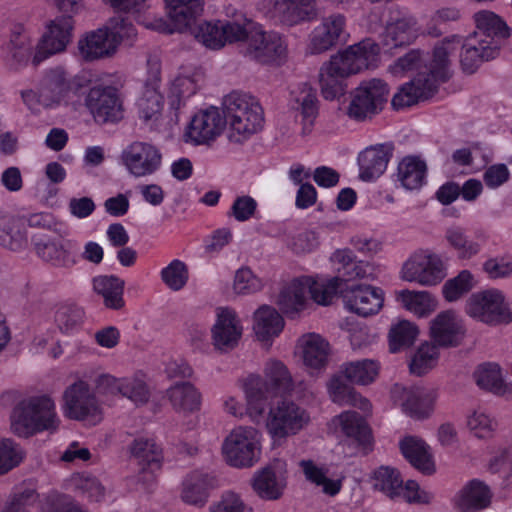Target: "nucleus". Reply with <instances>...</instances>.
Here are the masks:
<instances>
[{
	"instance_id": "nucleus-38",
	"label": "nucleus",
	"mask_w": 512,
	"mask_h": 512,
	"mask_svg": "<svg viewBox=\"0 0 512 512\" xmlns=\"http://www.w3.org/2000/svg\"><path fill=\"white\" fill-rule=\"evenodd\" d=\"M450 39H457V41L460 43V46L454 54L449 56V62L451 63V57L454 56L460 48H462L463 51L460 55V62L463 70L467 73H473L481 62L493 59L498 55V52L495 50L494 46L486 45L480 40H476L473 36H471L465 44L462 43L460 37L451 36L443 39L437 45H440L444 41Z\"/></svg>"
},
{
	"instance_id": "nucleus-6",
	"label": "nucleus",
	"mask_w": 512,
	"mask_h": 512,
	"mask_svg": "<svg viewBox=\"0 0 512 512\" xmlns=\"http://www.w3.org/2000/svg\"><path fill=\"white\" fill-rule=\"evenodd\" d=\"M222 453L230 466L251 468L261 458L262 433L253 426H236L225 437Z\"/></svg>"
},
{
	"instance_id": "nucleus-57",
	"label": "nucleus",
	"mask_w": 512,
	"mask_h": 512,
	"mask_svg": "<svg viewBox=\"0 0 512 512\" xmlns=\"http://www.w3.org/2000/svg\"><path fill=\"white\" fill-rule=\"evenodd\" d=\"M258 26L259 24L243 15H239L232 20L221 21L224 45L244 40L249 42L250 36L256 31Z\"/></svg>"
},
{
	"instance_id": "nucleus-36",
	"label": "nucleus",
	"mask_w": 512,
	"mask_h": 512,
	"mask_svg": "<svg viewBox=\"0 0 512 512\" xmlns=\"http://www.w3.org/2000/svg\"><path fill=\"white\" fill-rule=\"evenodd\" d=\"M476 30L473 37L482 43L494 46L499 52L500 39L509 36V27L496 13L490 10H481L474 14Z\"/></svg>"
},
{
	"instance_id": "nucleus-2",
	"label": "nucleus",
	"mask_w": 512,
	"mask_h": 512,
	"mask_svg": "<svg viewBox=\"0 0 512 512\" xmlns=\"http://www.w3.org/2000/svg\"><path fill=\"white\" fill-rule=\"evenodd\" d=\"M263 374L264 378L250 374L242 382L246 413L253 422H258L263 417L270 394L288 393L293 388L292 376L280 360L269 359L264 365Z\"/></svg>"
},
{
	"instance_id": "nucleus-15",
	"label": "nucleus",
	"mask_w": 512,
	"mask_h": 512,
	"mask_svg": "<svg viewBox=\"0 0 512 512\" xmlns=\"http://www.w3.org/2000/svg\"><path fill=\"white\" fill-rule=\"evenodd\" d=\"M165 3L170 22L156 18L147 23L146 27L166 34L191 29L204 6V0H165Z\"/></svg>"
},
{
	"instance_id": "nucleus-61",
	"label": "nucleus",
	"mask_w": 512,
	"mask_h": 512,
	"mask_svg": "<svg viewBox=\"0 0 512 512\" xmlns=\"http://www.w3.org/2000/svg\"><path fill=\"white\" fill-rule=\"evenodd\" d=\"M189 31L207 48L216 50L224 47L220 20L215 22L204 21L197 25L194 24Z\"/></svg>"
},
{
	"instance_id": "nucleus-30",
	"label": "nucleus",
	"mask_w": 512,
	"mask_h": 512,
	"mask_svg": "<svg viewBox=\"0 0 512 512\" xmlns=\"http://www.w3.org/2000/svg\"><path fill=\"white\" fill-rule=\"evenodd\" d=\"M344 302L349 311L367 317L380 311L384 302V294L380 288L358 285L345 292Z\"/></svg>"
},
{
	"instance_id": "nucleus-51",
	"label": "nucleus",
	"mask_w": 512,
	"mask_h": 512,
	"mask_svg": "<svg viewBox=\"0 0 512 512\" xmlns=\"http://www.w3.org/2000/svg\"><path fill=\"white\" fill-rule=\"evenodd\" d=\"M299 466L305 479L329 496L337 495L342 488L340 479H331L327 476L328 470L324 466L317 465L313 460H301Z\"/></svg>"
},
{
	"instance_id": "nucleus-63",
	"label": "nucleus",
	"mask_w": 512,
	"mask_h": 512,
	"mask_svg": "<svg viewBox=\"0 0 512 512\" xmlns=\"http://www.w3.org/2000/svg\"><path fill=\"white\" fill-rule=\"evenodd\" d=\"M84 318V311L77 306L59 304L56 306L54 321L61 332L72 333L77 330Z\"/></svg>"
},
{
	"instance_id": "nucleus-24",
	"label": "nucleus",
	"mask_w": 512,
	"mask_h": 512,
	"mask_svg": "<svg viewBox=\"0 0 512 512\" xmlns=\"http://www.w3.org/2000/svg\"><path fill=\"white\" fill-rule=\"evenodd\" d=\"M347 37L346 18L340 13L323 17L309 35L308 49L312 54L326 52Z\"/></svg>"
},
{
	"instance_id": "nucleus-17",
	"label": "nucleus",
	"mask_w": 512,
	"mask_h": 512,
	"mask_svg": "<svg viewBox=\"0 0 512 512\" xmlns=\"http://www.w3.org/2000/svg\"><path fill=\"white\" fill-rule=\"evenodd\" d=\"M223 111L217 107H209L198 111L186 127V142L194 145H208L214 142L225 128Z\"/></svg>"
},
{
	"instance_id": "nucleus-54",
	"label": "nucleus",
	"mask_w": 512,
	"mask_h": 512,
	"mask_svg": "<svg viewBox=\"0 0 512 512\" xmlns=\"http://www.w3.org/2000/svg\"><path fill=\"white\" fill-rule=\"evenodd\" d=\"M417 36L413 19L401 18L387 24L382 35L387 48L410 44Z\"/></svg>"
},
{
	"instance_id": "nucleus-21",
	"label": "nucleus",
	"mask_w": 512,
	"mask_h": 512,
	"mask_svg": "<svg viewBox=\"0 0 512 512\" xmlns=\"http://www.w3.org/2000/svg\"><path fill=\"white\" fill-rule=\"evenodd\" d=\"M266 14L282 26L294 27L317 17L314 0H266Z\"/></svg>"
},
{
	"instance_id": "nucleus-35",
	"label": "nucleus",
	"mask_w": 512,
	"mask_h": 512,
	"mask_svg": "<svg viewBox=\"0 0 512 512\" xmlns=\"http://www.w3.org/2000/svg\"><path fill=\"white\" fill-rule=\"evenodd\" d=\"M444 238L448 247L461 260H470L477 256L487 241V236L483 231H478L470 236L460 226L448 227Z\"/></svg>"
},
{
	"instance_id": "nucleus-32",
	"label": "nucleus",
	"mask_w": 512,
	"mask_h": 512,
	"mask_svg": "<svg viewBox=\"0 0 512 512\" xmlns=\"http://www.w3.org/2000/svg\"><path fill=\"white\" fill-rule=\"evenodd\" d=\"M392 152L391 144H376L361 151L357 157L359 179L365 182L378 179L386 171Z\"/></svg>"
},
{
	"instance_id": "nucleus-13",
	"label": "nucleus",
	"mask_w": 512,
	"mask_h": 512,
	"mask_svg": "<svg viewBox=\"0 0 512 512\" xmlns=\"http://www.w3.org/2000/svg\"><path fill=\"white\" fill-rule=\"evenodd\" d=\"M389 88L380 79L362 81L351 92L347 115L356 121H365L378 114L387 102Z\"/></svg>"
},
{
	"instance_id": "nucleus-23",
	"label": "nucleus",
	"mask_w": 512,
	"mask_h": 512,
	"mask_svg": "<svg viewBox=\"0 0 512 512\" xmlns=\"http://www.w3.org/2000/svg\"><path fill=\"white\" fill-rule=\"evenodd\" d=\"M242 334L243 326L237 313L230 308H217L215 322L211 327V342L214 349L221 353L235 349Z\"/></svg>"
},
{
	"instance_id": "nucleus-1",
	"label": "nucleus",
	"mask_w": 512,
	"mask_h": 512,
	"mask_svg": "<svg viewBox=\"0 0 512 512\" xmlns=\"http://www.w3.org/2000/svg\"><path fill=\"white\" fill-rule=\"evenodd\" d=\"M460 43L457 39L444 41L436 45L429 64L408 83L401 86L392 98V106L402 109L416 104L434 95L438 86L447 81L451 75L449 56L454 54Z\"/></svg>"
},
{
	"instance_id": "nucleus-3",
	"label": "nucleus",
	"mask_w": 512,
	"mask_h": 512,
	"mask_svg": "<svg viewBox=\"0 0 512 512\" xmlns=\"http://www.w3.org/2000/svg\"><path fill=\"white\" fill-rule=\"evenodd\" d=\"M340 288L338 277L323 275L301 276L291 280L280 292L278 304L286 314L303 311L309 305V298L318 305L332 303Z\"/></svg>"
},
{
	"instance_id": "nucleus-10",
	"label": "nucleus",
	"mask_w": 512,
	"mask_h": 512,
	"mask_svg": "<svg viewBox=\"0 0 512 512\" xmlns=\"http://www.w3.org/2000/svg\"><path fill=\"white\" fill-rule=\"evenodd\" d=\"M310 422L309 412L291 400L277 401L269 409L266 429L274 442L298 434Z\"/></svg>"
},
{
	"instance_id": "nucleus-28",
	"label": "nucleus",
	"mask_w": 512,
	"mask_h": 512,
	"mask_svg": "<svg viewBox=\"0 0 512 512\" xmlns=\"http://www.w3.org/2000/svg\"><path fill=\"white\" fill-rule=\"evenodd\" d=\"M164 96L158 80L146 82L136 101L139 118L150 129H157L163 122Z\"/></svg>"
},
{
	"instance_id": "nucleus-29",
	"label": "nucleus",
	"mask_w": 512,
	"mask_h": 512,
	"mask_svg": "<svg viewBox=\"0 0 512 512\" xmlns=\"http://www.w3.org/2000/svg\"><path fill=\"white\" fill-rule=\"evenodd\" d=\"M492 497L493 493L487 484L473 479L455 493L451 504L456 512H481L491 505Z\"/></svg>"
},
{
	"instance_id": "nucleus-47",
	"label": "nucleus",
	"mask_w": 512,
	"mask_h": 512,
	"mask_svg": "<svg viewBox=\"0 0 512 512\" xmlns=\"http://www.w3.org/2000/svg\"><path fill=\"white\" fill-rule=\"evenodd\" d=\"M94 292L101 296L106 308L119 310L125 305L124 281L116 276L101 275L92 280Z\"/></svg>"
},
{
	"instance_id": "nucleus-8",
	"label": "nucleus",
	"mask_w": 512,
	"mask_h": 512,
	"mask_svg": "<svg viewBox=\"0 0 512 512\" xmlns=\"http://www.w3.org/2000/svg\"><path fill=\"white\" fill-rule=\"evenodd\" d=\"M448 275V267L441 255L430 249L412 253L403 263L400 278L422 287L439 285Z\"/></svg>"
},
{
	"instance_id": "nucleus-26",
	"label": "nucleus",
	"mask_w": 512,
	"mask_h": 512,
	"mask_svg": "<svg viewBox=\"0 0 512 512\" xmlns=\"http://www.w3.org/2000/svg\"><path fill=\"white\" fill-rule=\"evenodd\" d=\"M430 336L438 346H457L465 336L463 320L453 310L441 311L430 322Z\"/></svg>"
},
{
	"instance_id": "nucleus-55",
	"label": "nucleus",
	"mask_w": 512,
	"mask_h": 512,
	"mask_svg": "<svg viewBox=\"0 0 512 512\" xmlns=\"http://www.w3.org/2000/svg\"><path fill=\"white\" fill-rule=\"evenodd\" d=\"M327 388L329 396L334 403L359 406L363 410L370 409L369 401L362 398L360 394H357L354 388L348 385L339 375H335L330 379Z\"/></svg>"
},
{
	"instance_id": "nucleus-53",
	"label": "nucleus",
	"mask_w": 512,
	"mask_h": 512,
	"mask_svg": "<svg viewBox=\"0 0 512 512\" xmlns=\"http://www.w3.org/2000/svg\"><path fill=\"white\" fill-rule=\"evenodd\" d=\"M279 237H283L286 245L296 254L310 253L319 245V237L313 230H294L290 225H283L279 230Z\"/></svg>"
},
{
	"instance_id": "nucleus-33",
	"label": "nucleus",
	"mask_w": 512,
	"mask_h": 512,
	"mask_svg": "<svg viewBox=\"0 0 512 512\" xmlns=\"http://www.w3.org/2000/svg\"><path fill=\"white\" fill-rule=\"evenodd\" d=\"M297 354L304 366L311 371H321L328 364L330 344L317 333L302 335L296 345Z\"/></svg>"
},
{
	"instance_id": "nucleus-14",
	"label": "nucleus",
	"mask_w": 512,
	"mask_h": 512,
	"mask_svg": "<svg viewBox=\"0 0 512 512\" xmlns=\"http://www.w3.org/2000/svg\"><path fill=\"white\" fill-rule=\"evenodd\" d=\"M380 48L371 39H365L357 44L331 56L329 64L331 69L338 72L341 77H349L363 70L376 67L379 60Z\"/></svg>"
},
{
	"instance_id": "nucleus-56",
	"label": "nucleus",
	"mask_w": 512,
	"mask_h": 512,
	"mask_svg": "<svg viewBox=\"0 0 512 512\" xmlns=\"http://www.w3.org/2000/svg\"><path fill=\"white\" fill-rule=\"evenodd\" d=\"M71 488L91 502H100L106 495V487L99 478L89 473L73 474L69 480Z\"/></svg>"
},
{
	"instance_id": "nucleus-5",
	"label": "nucleus",
	"mask_w": 512,
	"mask_h": 512,
	"mask_svg": "<svg viewBox=\"0 0 512 512\" xmlns=\"http://www.w3.org/2000/svg\"><path fill=\"white\" fill-rule=\"evenodd\" d=\"M225 125L229 140L241 143L264 126V111L259 101L246 93L232 92L223 100Z\"/></svg>"
},
{
	"instance_id": "nucleus-64",
	"label": "nucleus",
	"mask_w": 512,
	"mask_h": 512,
	"mask_svg": "<svg viewBox=\"0 0 512 512\" xmlns=\"http://www.w3.org/2000/svg\"><path fill=\"white\" fill-rule=\"evenodd\" d=\"M210 512H254L243 496L233 490L222 492L219 499L209 506Z\"/></svg>"
},
{
	"instance_id": "nucleus-52",
	"label": "nucleus",
	"mask_w": 512,
	"mask_h": 512,
	"mask_svg": "<svg viewBox=\"0 0 512 512\" xmlns=\"http://www.w3.org/2000/svg\"><path fill=\"white\" fill-rule=\"evenodd\" d=\"M130 453L144 471L149 470L153 474L161 467V449L152 439H135L130 446Z\"/></svg>"
},
{
	"instance_id": "nucleus-58",
	"label": "nucleus",
	"mask_w": 512,
	"mask_h": 512,
	"mask_svg": "<svg viewBox=\"0 0 512 512\" xmlns=\"http://www.w3.org/2000/svg\"><path fill=\"white\" fill-rule=\"evenodd\" d=\"M466 425L470 433L478 439H490L498 428L495 417L482 408L467 415Z\"/></svg>"
},
{
	"instance_id": "nucleus-41",
	"label": "nucleus",
	"mask_w": 512,
	"mask_h": 512,
	"mask_svg": "<svg viewBox=\"0 0 512 512\" xmlns=\"http://www.w3.org/2000/svg\"><path fill=\"white\" fill-rule=\"evenodd\" d=\"M396 301L418 318H427L438 308L439 302L427 290L403 289L395 292Z\"/></svg>"
},
{
	"instance_id": "nucleus-11",
	"label": "nucleus",
	"mask_w": 512,
	"mask_h": 512,
	"mask_svg": "<svg viewBox=\"0 0 512 512\" xmlns=\"http://www.w3.org/2000/svg\"><path fill=\"white\" fill-rule=\"evenodd\" d=\"M465 312L471 318L489 325L511 320L505 293L498 288L473 293L466 301Z\"/></svg>"
},
{
	"instance_id": "nucleus-31",
	"label": "nucleus",
	"mask_w": 512,
	"mask_h": 512,
	"mask_svg": "<svg viewBox=\"0 0 512 512\" xmlns=\"http://www.w3.org/2000/svg\"><path fill=\"white\" fill-rule=\"evenodd\" d=\"M86 105L98 122H113L121 118V102L112 87L92 88L87 96Z\"/></svg>"
},
{
	"instance_id": "nucleus-45",
	"label": "nucleus",
	"mask_w": 512,
	"mask_h": 512,
	"mask_svg": "<svg viewBox=\"0 0 512 512\" xmlns=\"http://www.w3.org/2000/svg\"><path fill=\"white\" fill-rule=\"evenodd\" d=\"M476 384L484 390L499 396H511L512 384L504 379L502 370L497 363H484L474 372Z\"/></svg>"
},
{
	"instance_id": "nucleus-12",
	"label": "nucleus",
	"mask_w": 512,
	"mask_h": 512,
	"mask_svg": "<svg viewBox=\"0 0 512 512\" xmlns=\"http://www.w3.org/2000/svg\"><path fill=\"white\" fill-rule=\"evenodd\" d=\"M286 38L275 31H265L261 25L250 36L246 55L253 61L273 67H280L288 60Z\"/></svg>"
},
{
	"instance_id": "nucleus-60",
	"label": "nucleus",
	"mask_w": 512,
	"mask_h": 512,
	"mask_svg": "<svg viewBox=\"0 0 512 512\" xmlns=\"http://www.w3.org/2000/svg\"><path fill=\"white\" fill-rule=\"evenodd\" d=\"M475 284L474 275L469 270H462L444 283L442 296L447 302H455L470 292Z\"/></svg>"
},
{
	"instance_id": "nucleus-37",
	"label": "nucleus",
	"mask_w": 512,
	"mask_h": 512,
	"mask_svg": "<svg viewBox=\"0 0 512 512\" xmlns=\"http://www.w3.org/2000/svg\"><path fill=\"white\" fill-rule=\"evenodd\" d=\"M35 46L29 33L22 26L12 31L6 47L5 61L13 71L25 68L29 62L33 64Z\"/></svg>"
},
{
	"instance_id": "nucleus-19",
	"label": "nucleus",
	"mask_w": 512,
	"mask_h": 512,
	"mask_svg": "<svg viewBox=\"0 0 512 512\" xmlns=\"http://www.w3.org/2000/svg\"><path fill=\"white\" fill-rule=\"evenodd\" d=\"M393 403L415 419H426L434 411L436 395L419 387L394 384L390 391Z\"/></svg>"
},
{
	"instance_id": "nucleus-18",
	"label": "nucleus",
	"mask_w": 512,
	"mask_h": 512,
	"mask_svg": "<svg viewBox=\"0 0 512 512\" xmlns=\"http://www.w3.org/2000/svg\"><path fill=\"white\" fill-rule=\"evenodd\" d=\"M120 161L131 175L145 177L160 168L162 155L151 143L134 141L122 150Z\"/></svg>"
},
{
	"instance_id": "nucleus-4",
	"label": "nucleus",
	"mask_w": 512,
	"mask_h": 512,
	"mask_svg": "<svg viewBox=\"0 0 512 512\" xmlns=\"http://www.w3.org/2000/svg\"><path fill=\"white\" fill-rule=\"evenodd\" d=\"M54 400L47 395L24 398L13 407L10 424L19 437H30L43 431L55 432L60 425Z\"/></svg>"
},
{
	"instance_id": "nucleus-16",
	"label": "nucleus",
	"mask_w": 512,
	"mask_h": 512,
	"mask_svg": "<svg viewBox=\"0 0 512 512\" xmlns=\"http://www.w3.org/2000/svg\"><path fill=\"white\" fill-rule=\"evenodd\" d=\"M332 425L337 433L345 437L344 443L351 447V455L367 454L371 450V431L357 412H342L332 419Z\"/></svg>"
},
{
	"instance_id": "nucleus-59",
	"label": "nucleus",
	"mask_w": 512,
	"mask_h": 512,
	"mask_svg": "<svg viewBox=\"0 0 512 512\" xmlns=\"http://www.w3.org/2000/svg\"><path fill=\"white\" fill-rule=\"evenodd\" d=\"M150 394L144 374L137 372L123 377L120 395L130 400L136 406L146 404L150 399Z\"/></svg>"
},
{
	"instance_id": "nucleus-44",
	"label": "nucleus",
	"mask_w": 512,
	"mask_h": 512,
	"mask_svg": "<svg viewBox=\"0 0 512 512\" xmlns=\"http://www.w3.org/2000/svg\"><path fill=\"white\" fill-rule=\"evenodd\" d=\"M35 254L54 266H65L69 262V241L40 235L33 238Z\"/></svg>"
},
{
	"instance_id": "nucleus-27",
	"label": "nucleus",
	"mask_w": 512,
	"mask_h": 512,
	"mask_svg": "<svg viewBox=\"0 0 512 512\" xmlns=\"http://www.w3.org/2000/svg\"><path fill=\"white\" fill-rule=\"evenodd\" d=\"M120 38L104 27L89 31L78 40L79 54L86 61L110 58L116 54Z\"/></svg>"
},
{
	"instance_id": "nucleus-20",
	"label": "nucleus",
	"mask_w": 512,
	"mask_h": 512,
	"mask_svg": "<svg viewBox=\"0 0 512 512\" xmlns=\"http://www.w3.org/2000/svg\"><path fill=\"white\" fill-rule=\"evenodd\" d=\"M203 83L204 73L201 69L195 67L181 68L169 81L167 86L168 107L176 119H178L180 110L200 90Z\"/></svg>"
},
{
	"instance_id": "nucleus-40",
	"label": "nucleus",
	"mask_w": 512,
	"mask_h": 512,
	"mask_svg": "<svg viewBox=\"0 0 512 512\" xmlns=\"http://www.w3.org/2000/svg\"><path fill=\"white\" fill-rule=\"evenodd\" d=\"M284 325L283 317L271 306L263 305L254 312L253 332L264 345H270L280 335Z\"/></svg>"
},
{
	"instance_id": "nucleus-25",
	"label": "nucleus",
	"mask_w": 512,
	"mask_h": 512,
	"mask_svg": "<svg viewBox=\"0 0 512 512\" xmlns=\"http://www.w3.org/2000/svg\"><path fill=\"white\" fill-rule=\"evenodd\" d=\"M287 486V464L275 459L264 468L255 472L252 478L254 492L264 500L279 499Z\"/></svg>"
},
{
	"instance_id": "nucleus-22",
	"label": "nucleus",
	"mask_w": 512,
	"mask_h": 512,
	"mask_svg": "<svg viewBox=\"0 0 512 512\" xmlns=\"http://www.w3.org/2000/svg\"><path fill=\"white\" fill-rule=\"evenodd\" d=\"M72 28L70 16H61L51 21L35 46L33 65L38 66L49 57L63 52L71 40Z\"/></svg>"
},
{
	"instance_id": "nucleus-34",
	"label": "nucleus",
	"mask_w": 512,
	"mask_h": 512,
	"mask_svg": "<svg viewBox=\"0 0 512 512\" xmlns=\"http://www.w3.org/2000/svg\"><path fill=\"white\" fill-rule=\"evenodd\" d=\"M27 245L25 218L0 208V246L12 252H21Z\"/></svg>"
},
{
	"instance_id": "nucleus-49",
	"label": "nucleus",
	"mask_w": 512,
	"mask_h": 512,
	"mask_svg": "<svg viewBox=\"0 0 512 512\" xmlns=\"http://www.w3.org/2000/svg\"><path fill=\"white\" fill-rule=\"evenodd\" d=\"M289 107L300 111L306 121H312L318 114L316 91L307 83H301L290 91Z\"/></svg>"
},
{
	"instance_id": "nucleus-48",
	"label": "nucleus",
	"mask_w": 512,
	"mask_h": 512,
	"mask_svg": "<svg viewBox=\"0 0 512 512\" xmlns=\"http://www.w3.org/2000/svg\"><path fill=\"white\" fill-rule=\"evenodd\" d=\"M369 483L373 490L395 499L401 495L403 479L397 469L380 466L371 472Z\"/></svg>"
},
{
	"instance_id": "nucleus-7",
	"label": "nucleus",
	"mask_w": 512,
	"mask_h": 512,
	"mask_svg": "<svg viewBox=\"0 0 512 512\" xmlns=\"http://www.w3.org/2000/svg\"><path fill=\"white\" fill-rule=\"evenodd\" d=\"M63 415L70 419L83 422L89 426L99 424L104 412L96 394L84 380H77L66 387L61 405Z\"/></svg>"
},
{
	"instance_id": "nucleus-50",
	"label": "nucleus",
	"mask_w": 512,
	"mask_h": 512,
	"mask_svg": "<svg viewBox=\"0 0 512 512\" xmlns=\"http://www.w3.org/2000/svg\"><path fill=\"white\" fill-rule=\"evenodd\" d=\"M380 368L377 360L362 359L344 363L341 372L349 382L365 386L377 379Z\"/></svg>"
},
{
	"instance_id": "nucleus-62",
	"label": "nucleus",
	"mask_w": 512,
	"mask_h": 512,
	"mask_svg": "<svg viewBox=\"0 0 512 512\" xmlns=\"http://www.w3.org/2000/svg\"><path fill=\"white\" fill-rule=\"evenodd\" d=\"M418 332V327L408 320H402L393 325L389 332L390 351L397 352L412 345Z\"/></svg>"
},
{
	"instance_id": "nucleus-43",
	"label": "nucleus",
	"mask_w": 512,
	"mask_h": 512,
	"mask_svg": "<svg viewBox=\"0 0 512 512\" xmlns=\"http://www.w3.org/2000/svg\"><path fill=\"white\" fill-rule=\"evenodd\" d=\"M399 447L405 459L417 470L431 474L435 471V464L430 453L429 445L416 436H405Z\"/></svg>"
},
{
	"instance_id": "nucleus-9",
	"label": "nucleus",
	"mask_w": 512,
	"mask_h": 512,
	"mask_svg": "<svg viewBox=\"0 0 512 512\" xmlns=\"http://www.w3.org/2000/svg\"><path fill=\"white\" fill-rule=\"evenodd\" d=\"M44 109L74 105L81 100L83 84L78 77L70 76L63 68L47 70L41 81Z\"/></svg>"
},
{
	"instance_id": "nucleus-39",
	"label": "nucleus",
	"mask_w": 512,
	"mask_h": 512,
	"mask_svg": "<svg viewBox=\"0 0 512 512\" xmlns=\"http://www.w3.org/2000/svg\"><path fill=\"white\" fill-rule=\"evenodd\" d=\"M428 166L419 156H405L397 166L395 181L406 190H420L427 184Z\"/></svg>"
},
{
	"instance_id": "nucleus-46",
	"label": "nucleus",
	"mask_w": 512,
	"mask_h": 512,
	"mask_svg": "<svg viewBox=\"0 0 512 512\" xmlns=\"http://www.w3.org/2000/svg\"><path fill=\"white\" fill-rule=\"evenodd\" d=\"M167 397L173 409L179 413H193L201 406V394L190 382L175 383L167 389Z\"/></svg>"
},
{
	"instance_id": "nucleus-42",
	"label": "nucleus",
	"mask_w": 512,
	"mask_h": 512,
	"mask_svg": "<svg viewBox=\"0 0 512 512\" xmlns=\"http://www.w3.org/2000/svg\"><path fill=\"white\" fill-rule=\"evenodd\" d=\"M216 486V480L213 476L202 473L192 472L182 483L181 499L189 505L202 507L206 504L209 491Z\"/></svg>"
}]
</instances>
